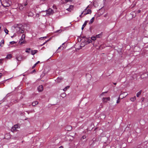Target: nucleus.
I'll use <instances>...</instances> for the list:
<instances>
[{"instance_id": "1", "label": "nucleus", "mask_w": 148, "mask_h": 148, "mask_svg": "<svg viewBox=\"0 0 148 148\" xmlns=\"http://www.w3.org/2000/svg\"><path fill=\"white\" fill-rule=\"evenodd\" d=\"M2 5L4 7H6L10 6L11 2L9 0H0Z\"/></svg>"}, {"instance_id": "2", "label": "nucleus", "mask_w": 148, "mask_h": 148, "mask_svg": "<svg viewBox=\"0 0 148 148\" xmlns=\"http://www.w3.org/2000/svg\"><path fill=\"white\" fill-rule=\"evenodd\" d=\"M140 77L143 79L146 82H148V73H145L142 74L140 75Z\"/></svg>"}, {"instance_id": "3", "label": "nucleus", "mask_w": 148, "mask_h": 148, "mask_svg": "<svg viewBox=\"0 0 148 148\" xmlns=\"http://www.w3.org/2000/svg\"><path fill=\"white\" fill-rule=\"evenodd\" d=\"M19 26H21V25L19 24H17L15 25L14 27L15 28H16V30H18V29L20 31V32L21 33H24V30L23 29H22Z\"/></svg>"}, {"instance_id": "4", "label": "nucleus", "mask_w": 148, "mask_h": 148, "mask_svg": "<svg viewBox=\"0 0 148 148\" xmlns=\"http://www.w3.org/2000/svg\"><path fill=\"white\" fill-rule=\"evenodd\" d=\"M88 6L86 8V11L85 12H86V13H84V15L82 16V17L84 16H85V15H86V14H91V13L92 12V11L90 9H88V10L87 9L88 8Z\"/></svg>"}, {"instance_id": "5", "label": "nucleus", "mask_w": 148, "mask_h": 148, "mask_svg": "<svg viewBox=\"0 0 148 148\" xmlns=\"http://www.w3.org/2000/svg\"><path fill=\"white\" fill-rule=\"evenodd\" d=\"M25 38V36L24 34H23L20 40V42H21V44H22L24 41Z\"/></svg>"}, {"instance_id": "6", "label": "nucleus", "mask_w": 148, "mask_h": 148, "mask_svg": "<svg viewBox=\"0 0 148 148\" xmlns=\"http://www.w3.org/2000/svg\"><path fill=\"white\" fill-rule=\"evenodd\" d=\"M54 13V11L51 8L49 9L47 11V14L49 15L53 14Z\"/></svg>"}, {"instance_id": "7", "label": "nucleus", "mask_w": 148, "mask_h": 148, "mask_svg": "<svg viewBox=\"0 0 148 148\" xmlns=\"http://www.w3.org/2000/svg\"><path fill=\"white\" fill-rule=\"evenodd\" d=\"M92 42L91 40H87L86 39V40H85V41L84 42H83V43H84V46L85 45L87 44H89L90 43Z\"/></svg>"}, {"instance_id": "8", "label": "nucleus", "mask_w": 148, "mask_h": 148, "mask_svg": "<svg viewBox=\"0 0 148 148\" xmlns=\"http://www.w3.org/2000/svg\"><path fill=\"white\" fill-rule=\"evenodd\" d=\"M74 8V6L73 5H70L69 8L66 9V10L69 11L71 12L72 10H73Z\"/></svg>"}, {"instance_id": "9", "label": "nucleus", "mask_w": 148, "mask_h": 148, "mask_svg": "<svg viewBox=\"0 0 148 148\" xmlns=\"http://www.w3.org/2000/svg\"><path fill=\"white\" fill-rule=\"evenodd\" d=\"M63 79V78L62 77H58L56 80L57 83H59Z\"/></svg>"}, {"instance_id": "10", "label": "nucleus", "mask_w": 148, "mask_h": 148, "mask_svg": "<svg viewBox=\"0 0 148 148\" xmlns=\"http://www.w3.org/2000/svg\"><path fill=\"white\" fill-rule=\"evenodd\" d=\"M66 130L67 131H71L72 129V127L71 125H68L66 127Z\"/></svg>"}, {"instance_id": "11", "label": "nucleus", "mask_w": 148, "mask_h": 148, "mask_svg": "<svg viewBox=\"0 0 148 148\" xmlns=\"http://www.w3.org/2000/svg\"><path fill=\"white\" fill-rule=\"evenodd\" d=\"M37 89L39 92H41L43 90V86L42 85L39 86L38 88Z\"/></svg>"}, {"instance_id": "12", "label": "nucleus", "mask_w": 148, "mask_h": 148, "mask_svg": "<svg viewBox=\"0 0 148 148\" xmlns=\"http://www.w3.org/2000/svg\"><path fill=\"white\" fill-rule=\"evenodd\" d=\"M110 98L108 97H103V101L104 102H106L107 101L110 100Z\"/></svg>"}, {"instance_id": "13", "label": "nucleus", "mask_w": 148, "mask_h": 148, "mask_svg": "<svg viewBox=\"0 0 148 148\" xmlns=\"http://www.w3.org/2000/svg\"><path fill=\"white\" fill-rule=\"evenodd\" d=\"M88 21H86L84 23L83 25H82V30H83V29L84 27L86 26L87 23H88Z\"/></svg>"}, {"instance_id": "14", "label": "nucleus", "mask_w": 148, "mask_h": 148, "mask_svg": "<svg viewBox=\"0 0 148 148\" xmlns=\"http://www.w3.org/2000/svg\"><path fill=\"white\" fill-rule=\"evenodd\" d=\"M16 59L18 61H21L22 59V57L20 55L19 56H16Z\"/></svg>"}, {"instance_id": "15", "label": "nucleus", "mask_w": 148, "mask_h": 148, "mask_svg": "<svg viewBox=\"0 0 148 148\" xmlns=\"http://www.w3.org/2000/svg\"><path fill=\"white\" fill-rule=\"evenodd\" d=\"M29 0H26L25 1V3H23V6H26L29 2Z\"/></svg>"}, {"instance_id": "16", "label": "nucleus", "mask_w": 148, "mask_h": 148, "mask_svg": "<svg viewBox=\"0 0 148 148\" xmlns=\"http://www.w3.org/2000/svg\"><path fill=\"white\" fill-rule=\"evenodd\" d=\"M38 103V102L37 101H35L33 102L32 103V105L33 106H35Z\"/></svg>"}, {"instance_id": "17", "label": "nucleus", "mask_w": 148, "mask_h": 148, "mask_svg": "<svg viewBox=\"0 0 148 148\" xmlns=\"http://www.w3.org/2000/svg\"><path fill=\"white\" fill-rule=\"evenodd\" d=\"M12 57V55L11 54H9L6 57V58L10 59Z\"/></svg>"}, {"instance_id": "18", "label": "nucleus", "mask_w": 148, "mask_h": 148, "mask_svg": "<svg viewBox=\"0 0 148 148\" xmlns=\"http://www.w3.org/2000/svg\"><path fill=\"white\" fill-rule=\"evenodd\" d=\"M136 99V97L135 96L133 97H132L130 98V100L134 102V101Z\"/></svg>"}, {"instance_id": "19", "label": "nucleus", "mask_w": 148, "mask_h": 148, "mask_svg": "<svg viewBox=\"0 0 148 148\" xmlns=\"http://www.w3.org/2000/svg\"><path fill=\"white\" fill-rule=\"evenodd\" d=\"M142 91L141 90L139 92L136 94V96L137 97H138L140 95L141 93L142 92Z\"/></svg>"}, {"instance_id": "20", "label": "nucleus", "mask_w": 148, "mask_h": 148, "mask_svg": "<svg viewBox=\"0 0 148 148\" xmlns=\"http://www.w3.org/2000/svg\"><path fill=\"white\" fill-rule=\"evenodd\" d=\"M4 44V41L3 40H1L0 42V45L1 47H2Z\"/></svg>"}, {"instance_id": "21", "label": "nucleus", "mask_w": 148, "mask_h": 148, "mask_svg": "<svg viewBox=\"0 0 148 148\" xmlns=\"http://www.w3.org/2000/svg\"><path fill=\"white\" fill-rule=\"evenodd\" d=\"M102 33H101L100 34L97 35L96 36L97 38H100L102 36Z\"/></svg>"}, {"instance_id": "22", "label": "nucleus", "mask_w": 148, "mask_h": 148, "mask_svg": "<svg viewBox=\"0 0 148 148\" xmlns=\"http://www.w3.org/2000/svg\"><path fill=\"white\" fill-rule=\"evenodd\" d=\"M136 13L135 12H132V17H134L136 16Z\"/></svg>"}, {"instance_id": "23", "label": "nucleus", "mask_w": 148, "mask_h": 148, "mask_svg": "<svg viewBox=\"0 0 148 148\" xmlns=\"http://www.w3.org/2000/svg\"><path fill=\"white\" fill-rule=\"evenodd\" d=\"M31 49L29 48H27L25 50V52L27 53L29 52V51Z\"/></svg>"}, {"instance_id": "24", "label": "nucleus", "mask_w": 148, "mask_h": 148, "mask_svg": "<svg viewBox=\"0 0 148 148\" xmlns=\"http://www.w3.org/2000/svg\"><path fill=\"white\" fill-rule=\"evenodd\" d=\"M69 88V86H67L64 89H63V90L64 91H66V90L67 89Z\"/></svg>"}, {"instance_id": "25", "label": "nucleus", "mask_w": 148, "mask_h": 148, "mask_svg": "<svg viewBox=\"0 0 148 148\" xmlns=\"http://www.w3.org/2000/svg\"><path fill=\"white\" fill-rule=\"evenodd\" d=\"M96 36H93L91 38V39L92 40H96Z\"/></svg>"}, {"instance_id": "26", "label": "nucleus", "mask_w": 148, "mask_h": 148, "mask_svg": "<svg viewBox=\"0 0 148 148\" xmlns=\"http://www.w3.org/2000/svg\"><path fill=\"white\" fill-rule=\"evenodd\" d=\"M28 16H33V13L31 12H29L28 14Z\"/></svg>"}, {"instance_id": "27", "label": "nucleus", "mask_w": 148, "mask_h": 148, "mask_svg": "<svg viewBox=\"0 0 148 148\" xmlns=\"http://www.w3.org/2000/svg\"><path fill=\"white\" fill-rule=\"evenodd\" d=\"M86 135H84L81 138V140H82L83 139H84L86 138Z\"/></svg>"}, {"instance_id": "28", "label": "nucleus", "mask_w": 148, "mask_h": 148, "mask_svg": "<svg viewBox=\"0 0 148 148\" xmlns=\"http://www.w3.org/2000/svg\"><path fill=\"white\" fill-rule=\"evenodd\" d=\"M17 125H14V127H13L12 129H13V130H15L16 128H17Z\"/></svg>"}, {"instance_id": "29", "label": "nucleus", "mask_w": 148, "mask_h": 148, "mask_svg": "<svg viewBox=\"0 0 148 148\" xmlns=\"http://www.w3.org/2000/svg\"><path fill=\"white\" fill-rule=\"evenodd\" d=\"M36 53V52H35L34 51V50H32L31 51V54L32 55H34V54H35Z\"/></svg>"}, {"instance_id": "30", "label": "nucleus", "mask_w": 148, "mask_h": 148, "mask_svg": "<svg viewBox=\"0 0 148 148\" xmlns=\"http://www.w3.org/2000/svg\"><path fill=\"white\" fill-rule=\"evenodd\" d=\"M16 42H15L14 41H12L10 42V43L11 44H15V43H16Z\"/></svg>"}, {"instance_id": "31", "label": "nucleus", "mask_w": 148, "mask_h": 148, "mask_svg": "<svg viewBox=\"0 0 148 148\" xmlns=\"http://www.w3.org/2000/svg\"><path fill=\"white\" fill-rule=\"evenodd\" d=\"M4 31L7 34H8V31L7 29H4Z\"/></svg>"}, {"instance_id": "32", "label": "nucleus", "mask_w": 148, "mask_h": 148, "mask_svg": "<svg viewBox=\"0 0 148 148\" xmlns=\"http://www.w3.org/2000/svg\"><path fill=\"white\" fill-rule=\"evenodd\" d=\"M94 22V21L92 20L91 19L90 20L89 23V24H92L93 22Z\"/></svg>"}, {"instance_id": "33", "label": "nucleus", "mask_w": 148, "mask_h": 148, "mask_svg": "<svg viewBox=\"0 0 148 148\" xmlns=\"http://www.w3.org/2000/svg\"><path fill=\"white\" fill-rule=\"evenodd\" d=\"M49 40H47V41H46L44 43L40 45V46H42L43 45H44L47 42L49 41Z\"/></svg>"}, {"instance_id": "34", "label": "nucleus", "mask_w": 148, "mask_h": 148, "mask_svg": "<svg viewBox=\"0 0 148 148\" xmlns=\"http://www.w3.org/2000/svg\"><path fill=\"white\" fill-rule=\"evenodd\" d=\"M120 97H119L118 100L117 101H116V103H119V102H120V101H119V100H120Z\"/></svg>"}, {"instance_id": "35", "label": "nucleus", "mask_w": 148, "mask_h": 148, "mask_svg": "<svg viewBox=\"0 0 148 148\" xmlns=\"http://www.w3.org/2000/svg\"><path fill=\"white\" fill-rule=\"evenodd\" d=\"M99 49H103V47L101 45L99 47Z\"/></svg>"}, {"instance_id": "36", "label": "nucleus", "mask_w": 148, "mask_h": 148, "mask_svg": "<svg viewBox=\"0 0 148 148\" xmlns=\"http://www.w3.org/2000/svg\"><path fill=\"white\" fill-rule=\"evenodd\" d=\"M86 8L84 10V11L81 13V14H82V15L83 14V13L84 12H86Z\"/></svg>"}, {"instance_id": "37", "label": "nucleus", "mask_w": 148, "mask_h": 148, "mask_svg": "<svg viewBox=\"0 0 148 148\" xmlns=\"http://www.w3.org/2000/svg\"><path fill=\"white\" fill-rule=\"evenodd\" d=\"M3 60V59H0V64H2V61Z\"/></svg>"}, {"instance_id": "38", "label": "nucleus", "mask_w": 148, "mask_h": 148, "mask_svg": "<svg viewBox=\"0 0 148 148\" xmlns=\"http://www.w3.org/2000/svg\"><path fill=\"white\" fill-rule=\"evenodd\" d=\"M53 9H57L56 7V6L54 5H53Z\"/></svg>"}, {"instance_id": "39", "label": "nucleus", "mask_w": 148, "mask_h": 148, "mask_svg": "<svg viewBox=\"0 0 148 148\" xmlns=\"http://www.w3.org/2000/svg\"><path fill=\"white\" fill-rule=\"evenodd\" d=\"M140 12H141V10H138L136 12V13H140Z\"/></svg>"}, {"instance_id": "40", "label": "nucleus", "mask_w": 148, "mask_h": 148, "mask_svg": "<svg viewBox=\"0 0 148 148\" xmlns=\"http://www.w3.org/2000/svg\"><path fill=\"white\" fill-rule=\"evenodd\" d=\"M46 38V37H41V38H40V39H45V38Z\"/></svg>"}, {"instance_id": "41", "label": "nucleus", "mask_w": 148, "mask_h": 148, "mask_svg": "<svg viewBox=\"0 0 148 148\" xmlns=\"http://www.w3.org/2000/svg\"><path fill=\"white\" fill-rule=\"evenodd\" d=\"M73 1V0H66V2H68V1L71 2V1Z\"/></svg>"}, {"instance_id": "42", "label": "nucleus", "mask_w": 148, "mask_h": 148, "mask_svg": "<svg viewBox=\"0 0 148 148\" xmlns=\"http://www.w3.org/2000/svg\"><path fill=\"white\" fill-rule=\"evenodd\" d=\"M2 76V73H0V78Z\"/></svg>"}, {"instance_id": "43", "label": "nucleus", "mask_w": 148, "mask_h": 148, "mask_svg": "<svg viewBox=\"0 0 148 148\" xmlns=\"http://www.w3.org/2000/svg\"><path fill=\"white\" fill-rule=\"evenodd\" d=\"M94 19H95L94 17H92V19H92V20L93 21H94Z\"/></svg>"}, {"instance_id": "44", "label": "nucleus", "mask_w": 148, "mask_h": 148, "mask_svg": "<svg viewBox=\"0 0 148 148\" xmlns=\"http://www.w3.org/2000/svg\"><path fill=\"white\" fill-rule=\"evenodd\" d=\"M34 51L35 52H36V53L38 52V51L37 50H34Z\"/></svg>"}, {"instance_id": "45", "label": "nucleus", "mask_w": 148, "mask_h": 148, "mask_svg": "<svg viewBox=\"0 0 148 148\" xmlns=\"http://www.w3.org/2000/svg\"><path fill=\"white\" fill-rule=\"evenodd\" d=\"M36 71V70L35 69H34V70H33L32 71V73H33L35 72Z\"/></svg>"}, {"instance_id": "46", "label": "nucleus", "mask_w": 148, "mask_h": 148, "mask_svg": "<svg viewBox=\"0 0 148 148\" xmlns=\"http://www.w3.org/2000/svg\"><path fill=\"white\" fill-rule=\"evenodd\" d=\"M59 148H63V147L62 146H61L59 147Z\"/></svg>"}, {"instance_id": "47", "label": "nucleus", "mask_w": 148, "mask_h": 148, "mask_svg": "<svg viewBox=\"0 0 148 148\" xmlns=\"http://www.w3.org/2000/svg\"><path fill=\"white\" fill-rule=\"evenodd\" d=\"M35 66H34H34H32V69H34V68H35Z\"/></svg>"}, {"instance_id": "48", "label": "nucleus", "mask_w": 148, "mask_h": 148, "mask_svg": "<svg viewBox=\"0 0 148 148\" xmlns=\"http://www.w3.org/2000/svg\"><path fill=\"white\" fill-rule=\"evenodd\" d=\"M40 62V61H38L36 63V64H38Z\"/></svg>"}, {"instance_id": "49", "label": "nucleus", "mask_w": 148, "mask_h": 148, "mask_svg": "<svg viewBox=\"0 0 148 148\" xmlns=\"http://www.w3.org/2000/svg\"><path fill=\"white\" fill-rule=\"evenodd\" d=\"M37 64H36H36H34V66H36V65H37Z\"/></svg>"}, {"instance_id": "50", "label": "nucleus", "mask_w": 148, "mask_h": 148, "mask_svg": "<svg viewBox=\"0 0 148 148\" xmlns=\"http://www.w3.org/2000/svg\"><path fill=\"white\" fill-rule=\"evenodd\" d=\"M81 47L79 49H81L82 48V46H80Z\"/></svg>"}, {"instance_id": "51", "label": "nucleus", "mask_w": 148, "mask_h": 148, "mask_svg": "<svg viewBox=\"0 0 148 148\" xmlns=\"http://www.w3.org/2000/svg\"><path fill=\"white\" fill-rule=\"evenodd\" d=\"M113 84L115 85H116V83H114Z\"/></svg>"}, {"instance_id": "52", "label": "nucleus", "mask_w": 148, "mask_h": 148, "mask_svg": "<svg viewBox=\"0 0 148 148\" xmlns=\"http://www.w3.org/2000/svg\"><path fill=\"white\" fill-rule=\"evenodd\" d=\"M82 14H81V15L79 16V17H82Z\"/></svg>"}, {"instance_id": "53", "label": "nucleus", "mask_w": 148, "mask_h": 148, "mask_svg": "<svg viewBox=\"0 0 148 148\" xmlns=\"http://www.w3.org/2000/svg\"><path fill=\"white\" fill-rule=\"evenodd\" d=\"M61 47V46H60V47H59L58 48V49H60Z\"/></svg>"}, {"instance_id": "54", "label": "nucleus", "mask_w": 148, "mask_h": 148, "mask_svg": "<svg viewBox=\"0 0 148 148\" xmlns=\"http://www.w3.org/2000/svg\"><path fill=\"white\" fill-rule=\"evenodd\" d=\"M85 36H83V37H82V38H85Z\"/></svg>"}, {"instance_id": "55", "label": "nucleus", "mask_w": 148, "mask_h": 148, "mask_svg": "<svg viewBox=\"0 0 148 148\" xmlns=\"http://www.w3.org/2000/svg\"><path fill=\"white\" fill-rule=\"evenodd\" d=\"M64 43H63L62 44V45H64Z\"/></svg>"}, {"instance_id": "56", "label": "nucleus", "mask_w": 148, "mask_h": 148, "mask_svg": "<svg viewBox=\"0 0 148 148\" xmlns=\"http://www.w3.org/2000/svg\"><path fill=\"white\" fill-rule=\"evenodd\" d=\"M103 116H104V118H105V115H103Z\"/></svg>"}, {"instance_id": "57", "label": "nucleus", "mask_w": 148, "mask_h": 148, "mask_svg": "<svg viewBox=\"0 0 148 148\" xmlns=\"http://www.w3.org/2000/svg\"><path fill=\"white\" fill-rule=\"evenodd\" d=\"M13 36H11V37L12 38H13Z\"/></svg>"}, {"instance_id": "58", "label": "nucleus", "mask_w": 148, "mask_h": 148, "mask_svg": "<svg viewBox=\"0 0 148 148\" xmlns=\"http://www.w3.org/2000/svg\"><path fill=\"white\" fill-rule=\"evenodd\" d=\"M63 94L64 95V96H66V95H65L64 94Z\"/></svg>"}, {"instance_id": "59", "label": "nucleus", "mask_w": 148, "mask_h": 148, "mask_svg": "<svg viewBox=\"0 0 148 148\" xmlns=\"http://www.w3.org/2000/svg\"><path fill=\"white\" fill-rule=\"evenodd\" d=\"M107 92H104V93H107Z\"/></svg>"}, {"instance_id": "60", "label": "nucleus", "mask_w": 148, "mask_h": 148, "mask_svg": "<svg viewBox=\"0 0 148 148\" xmlns=\"http://www.w3.org/2000/svg\"><path fill=\"white\" fill-rule=\"evenodd\" d=\"M22 105H23L22 107H23V104H22Z\"/></svg>"}, {"instance_id": "61", "label": "nucleus", "mask_w": 148, "mask_h": 148, "mask_svg": "<svg viewBox=\"0 0 148 148\" xmlns=\"http://www.w3.org/2000/svg\"><path fill=\"white\" fill-rule=\"evenodd\" d=\"M44 48V47H43V48Z\"/></svg>"}, {"instance_id": "62", "label": "nucleus", "mask_w": 148, "mask_h": 148, "mask_svg": "<svg viewBox=\"0 0 148 148\" xmlns=\"http://www.w3.org/2000/svg\"><path fill=\"white\" fill-rule=\"evenodd\" d=\"M143 99L142 101H143Z\"/></svg>"}, {"instance_id": "63", "label": "nucleus", "mask_w": 148, "mask_h": 148, "mask_svg": "<svg viewBox=\"0 0 148 148\" xmlns=\"http://www.w3.org/2000/svg\"><path fill=\"white\" fill-rule=\"evenodd\" d=\"M143 99L142 101H143Z\"/></svg>"}]
</instances>
